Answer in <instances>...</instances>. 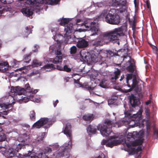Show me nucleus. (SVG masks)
<instances>
[{
	"instance_id": "864d4df0",
	"label": "nucleus",
	"mask_w": 158,
	"mask_h": 158,
	"mask_svg": "<svg viewBox=\"0 0 158 158\" xmlns=\"http://www.w3.org/2000/svg\"><path fill=\"white\" fill-rule=\"evenodd\" d=\"M146 128H147V132L148 133V134L149 133V132L148 131V130H149L150 129V126L147 124V125Z\"/></svg>"
},
{
	"instance_id": "39448f33",
	"label": "nucleus",
	"mask_w": 158,
	"mask_h": 158,
	"mask_svg": "<svg viewBox=\"0 0 158 158\" xmlns=\"http://www.w3.org/2000/svg\"><path fill=\"white\" fill-rule=\"evenodd\" d=\"M139 137V134L136 131L128 134L127 139L130 142L126 143V145L128 148V152L130 155L138 153L139 151L142 150V147L140 146H136L138 144H141L143 143L142 140L138 139Z\"/></svg>"
},
{
	"instance_id": "a211bd4d",
	"label": "nucleus",
	"mask_w": 158,
	"mask_h": 158,
	"mask_svg": "<svg viewBox=\"0 0 158 158\" xmlns=\"http://www.w3.org/2000/svg\"><path fill=\"white\" fill-rule=\"evenodd\" d=\"M129 101L131 106L134 108L138 106L140 103L139 98L133 94H131L130 97Z\"/></svg>"
},
{
	"instance_id": "f257e3e1",
	"label": "nucleus",
	"mask_w": 158,
	"mask_h": 158,
	"mask_svg": "<svg viewBox=\"0 0 158 158\" xmlns=\"http://www.w3.org/2000/svg\"><path fill=\"white\" fill-rule=\"evenodd\" d=\"M124 107L126 109L125 105ZM133 110H130L124 111L125 116L126 117L121 121L115 122L108 119H106L103 124H99L97 126L94 125H89L87 128V131L89 135L95 134L97 131L96 127L99 130L103 137H107L112 132L111 128L112 127L118 128L121 125H128L129 129L135 127H141L143 125L141 123V118L142 113V110L140 109L136 114L131 112Z\"/></svg>"
},
{
	"instance_id": "6e6552de",
	"label": "nucleus",
	"mask_w": 158,
	"mask_h": 158,
	"mask_svg": "<svg viewBox=\"0 0 158 158\" xmlns=\"http://www.w3.org/2000/svg\"><path fill=\"white\" fill-rule=\"evenodd\" d=\"M80 22H82L81 19H78L76 21V23L77 24H80L79 23ZM81 24V27H85V29H83L81 28L79 29L78 31L79 32H85V31H88L90 32V36L98 35L99 29L97 23L94 21L92 22L89 26L86 23H82Z\"/></svg>"
},
{
	"instance_id": "bb28decb",
	"label": "nucleus",
	"mask_w": 158,
	"mask_h": 158,
	"mask_svg": "<svg viewBox=\"0 0 158 158\" xmlns=\"http://www.w3.org/2000/svg\"><path fill=\"white\" fill-rule=\"evenodd\" d=\"M9 66L8 63L3 62H0V71L2 72H7Z\"/></svg>"
},
{
	"instance_id": "6ab92c4d",
	"label": "nucleus",
	"mask_w": 158,
	"mask_h": 158,
	"mask_svg": "<svg viewBox=\"0 0 158 158\" xmlns=\"http://www.w3.org/2000/svg\"><path fill=\"white\" fill-rule=\"evenodd\" d=\"M89 45L88 41L82 38L79 39L76 44V46L78 48H87Z\"/></svg>"
},
{
	"instance_id": "c03bdc74",
	"label": "nucleus",
	"mask_w": 158,
	"mask_h": 158,
	"mask_svg": "<svg viewBox=\"0 0 158 158\" xmlns=\"http://www.w3.org/2000/svg\"><path fill=\"white\" fill-rule=\"evenodd\" d=\"M95 158H106L104 154L102 152H100L99 153V155L97 157H95Z\"/></svg>"
},
{
	"instance_id": "5701e85b",
	"label": "nucleus",
	"mask_w": 158,
	"mask_h": 158,
	"mask_svg": "<svg viewBox=\"0 0 158 158\" xmlns=\"http://www.w3.org/2000/svg\"><path fill=\"white\" fill-rule=\"evenodd\" d=\"M71 126L69 123H67L64 128H63L64 133L69 139H71Z\"/></svg>"
},
{
	"instance_id": "8fccbe9b",
	"label": "nucleus",
	"mask_w": 158,
	"mask_h": 158,
	"mask_svg": "<svg viewBox=\"0 0 158 158\" xmlns=\"http://www.w3.org/2000/svg\"><path fill=\"white\" fill-rule=\"evenodd\" d=\"M146 4L147 6V8L148 9H150V8L151 6L149 0H147L146 1Z\"/></svg>"
},
{
	"instance_id": "13d9d810",
	"label": "nucleus",
	"mask_w": 158,
	"mask_h": 158,
	"mask_svg": "<svg viewBox=\"0 0 158 158\" xmlns=\"http://www.w3.org/2000/svg\"><path fill=\"white\" fill-rule=\"evenodd\" d=\"M69 79V77H67L66 78H64L65 81L66 82H67L68 81V80Z\"/></svg>"
},
{
	"instance_id": "ea45409f",
	"label": "nucleus",
	"mask_w": 158,
	"mask_h": 158,
	"mask_svg": "<svg viewBox=\"0 0 158 158\" xmlns=\"http://www.w3.org/2000/svg\"><path fill=\"white\" fill-rule=\"evenodd\" d=\"M77 52V48L75 46H73L70 48V52L71 54H74Z\"/></svg>"
},
{
	"instance_id": "09e8293b",
	"label": "nucleus",
	"mask_w": 158,
	"mask_h": 158,
	"mask_svg": "<svg viewBox=\"0 0 158 158\" xmlns=\"http://www.w3.org/2000/svg\"><path fill=\"white\" fill-rule=\"evenodd\" d=\"M35 49L33 50V51L34 52H36L38 51V49L39 48V46L38 45H35L34 46Z\"/></svg>"
},
{
	"instance_id": "f704fd0d",
	"label": "nucleus",
	"mask_w": 158,
	"mask_h": 158,
	"mask_svg": "<svg viewBox=\"0 0 158 158\" xmlns=\"http://www.w3.org/2000/svg\"><path fill=\"white\" fill-rule=\"evenodd\" d=\"M42 64V63L39 61L37 60H33L32 64V66L33 67H38L40 66Z\"/></svg>"
},
{
	"instance_id": "ddd939ff",
	"label": "nucleus",
	"mask_w": 158,
	"mask_h": 158,
	"mask_svg": "<svg viewBox=\"0 0 158 158\" xmlns=\"http://www.w3.org/2000/svg\"><path fill=\"white\" fill-rule=\"evenodd\" d=\"M58 21L60 24L64 26L65 35L71 33L73 31V24L71 23L68 24L69 21V18H60L58 20Z\"/></svg>"
},
{
	"instance_id": "dca6fc26",
	"label": "nucleus",
	"mask_w": 158,
	"mask_h": 158,
	"mask_svg": "<svg viewBox=\"0 0 158 158\" xmlns=\"http://www.w3.org/2000/svg\"><path fill=\"white\" fill-rule=\"evenodd\" d=\"M56 56L54 58H49L47 60L48 62H52L54 64H57L61 62L62 59V54L60 50L57 49L55 52Z\"/></svg>"
},
{
	"instance_id": "69168bd1",
	"label": "nucleus",
	"mask_w": 158,
	"mask_h": 158,
	"mask_svg": "<svg viewBox=\"0 0 158 158\" xmlns=\"http://www.w3.org/2000/svg\"><path fill=\"white\" fill-rule=\"evenodd\" d=\"M1 145H2V146H5V144H2V141H1Z\"/></svg>"
},
{
	"instance_id": "6e6d98bb",
	"label": "nucleus",
	"mask_w": 158,
	"mask_h": 158,
	"mask_svg": "<svg viewBox=\"0 0 158 158\" xmlns=\"http://www.w3.org/2000/svg\"><path fill=\"white\" fill-rule=\"evenodd\" d=\"M125 78L124 76L123 75L121 76V78L120 79V81H121L122 80H123Z\"/></svg>"
},
{
	"instance_id": "4468645a",
	"label": "nucleus",
	"mask_w": 158,
	"mask_h": 158,
	"mask_svg": "<svg viewBox=\"0 0 158 158\" xmlns=\"http://www.w3.org/2000/svg\"><path fill=\"white\" fill-rule=\"evenodd\" d=\"M118 138V137L115 135L111 136L109 137L110 139H114L108 141L106 140L103 139L102 141L101 144L102 145H106V146L112 148L114 146L116 145L121 143V141L119 140L114 139Z\"/></svg>"
},
{
	"instance_id": "f8f14e48",
	"label": "nucleus",
	"mask_w": 158,
	"mask_h": 158,
	"mask_svg": "<svg viewBox=\"0 0 158 158\" xmlns=\"http://www.w3.org/2000/svg\"><path fill=\"white\" fill-rule=\"evenodd\" d=\"M68 143H65L63 145L60 146L56 153L53 154V158L58 157H63L64 156L65 152L67 149H70L72 147V138Z\"/></svg>"
},
{
	"instance_id": "774afa93",
	"label": "nucleus",
	"mask_w": 158,
	"mask_h": 158,
	"mask_svg": "<svg viewBox=\"0 0 158 158\" xmlns=\"http://www.w3.org/2000/svg\"><path fill=\"white\" fill-rule=\"evenodd\" d=\"M89 70H88V71H86V73H87L88 72H89Z\"/></svg>"
},
{
	"instance_id": "4be33fe9",
	"label": "nucleus",
	"mask_w": 158,
	"mask_h": 158,
	"mask_svg": "<svg viewBox=\"0 0 158 158\" xmlns=\"http://www.w3.org/2000/svg\"><path fill=\"white\" fill-rule=\"evenodd\" d=\"M46 132H43L39 133L38 135H35L33 137L32 141L33 143H37L42 141L44 138Z\"/></svg>"
},
{
	"instance_id": "c756f323",
	"label": "nucleus",
	"mask_w": 158,
	"mask_h": 158,
	"mask_svg": "<svg viewBox=\"0 0 158 158\" xmlns=\"http://www.w3.org/2000/svg\"><path fill=\"white\" fill-rule=\"evenodd\" d=\"M108 105L110 106L117 105L118 104V99L117 98L109 99L108 100Z\"/></svg>"
},
{
	"instance_id": "9b49d317",
	"label": "nucleus",
	"mask_w": 158,
	"mask_h": 158,
	"mask_svg": "<svg viewBox=\"0 0 158 158\" xmlns=\"http://www.w3.org/2000/svg\"><path fill=\"white\" fill-rule=\"evenodd\" d=\"M117 52L109 50L108 51L103 50L100 53V59L101 60L99 62L100 65L106 64V60L110 59L111 57L117 56Z\"/></svg>"
},
{
	"instance_id": "603ef678",
	"label": "nucleus",
	"mask_w": 158,
	"mask_h": 158,
	"mask_svg": "<svg viewBox=\"0 0 158 158\" xmlns=\"http://www.w3.org/2000/svg\"><path fill=\"white\" fill-rule=\"evenodd\" d=\"M58 100H56V101H53V106H54V107H55L57 104L58 103Z\"/></svg>"
},
{
	"instance_id": "f3484780",
	"label": "nucleus",
	"mask_w": 158,
	"mask_h": 158,
	"mask_svg": "<svg viewBox=\"0 0 158 158\" xmlns=\"http://www.w3.org/2000/svg\"><path fill=\"white\" fill-rule=\"evenodd\" d=\"M80 55L81 61L85 62L90 61L91 56L90 53L87 50H83L80 52Z\"/></svg>"
},
{
	"instance_id": "2eb2a0df",
	"label": "nucleus",
	"mask_w": 158,
	"mask_h": 158,
	"mask_svg": "<svg viewBox=\"0 0 158 158\" xmlns=\"http://www.w3.org/2000/svg\"><path fill=\"white\" fill-rule=\"evenodd\" d=\"M22 158H49V157L44 153L41 152L37 153L33 152L32 151H29L28 153L23 155Z\"/></svg>"
},
{
	"instance_id": "3c124183",
	"label": "nucleus",
	"mask_w": 158,
	"mask_h": 158,
	"mask_svg": "<svg viewBox=\"0 0 158 158\" xmlns=\"http://www.w3.org/2000/svg\"><path fill=\"white\" fill-rule=\"evenodd\" d=\"M154 134L156 136V137L158 138V130L157 129L155 130L154 131Z\"/></svg>"
},
{
	"instance_id": "5fc2aeb1",
	"label": "nucleus",
	"mask_w": 158,
	"mask_h": 158,
	"mask_svg": "<svg viewBox=\"0 0 158 158\" xmlns=\"http://www.w3.org/2000/svg\"><path fill=\"white\" fill-rule=\"evenodd\" d=\"M32 100L34 102H35L37 103L39 102L40 101V98H35V100Z\"/></svg>"
},
{
	"instance_id": "a19ab883",
	"label": "nucleus",
	"mask_w": 158,
	"mask_h": 158,
	"mask_svg": "<svg viewBox=\"0 0 158 158\" xmlns=\"http://www.w3.org/2000/svg\"><path fill=\"white\" fill-rule=\"evenodd\" d=\"M30 118L32 120H34L35 118V113L34 111H31L30 115Z\"/></svg>"
},
{
	"instance_id": "79ce46f5",
	"label": "nucleus",
	"mask_w": 158,
	"mask_h": 158,
	"mask_svg": "<svg viewBox=\"0 0 158 158\" xmlns=\"http://www.w3.org/2000/svg\"><path fill=\"white\" fill-rule=\"evenodd\" d=\"M145 113L148 119H149L150 117V111L149 109L145 108Z\"/></svg>"
},
{
	"instance_id": "20e7f679",
	"label": "nucleus",
	"mask_w": 158,
	"mask_h": 158,
	"mask_svg": "<svg viewBox=\"0 0 158 158\" xmlns=\"http://www.w3.org/2000/svg\"><path fill=\"white\" fill-rule=\"evenodd\" d=\"M60 0H27L26 3L32 6L26 7L21 10L22 13L26 16L30 17L33 14V11L37 13L42 9L43 4L54 5L58 4Z\"/></svg>"
},
{
	"instance_id": "7c9ffc66",
	"label": "nucleus",
	"mask_w": 158,
	"mask_h": 158,
	"mask_svg": "<svg viewBox=\"0 0 158 158\" xmlns=\"http://www.w3.org/2000/svg\"><path fill=\"white\" fill-rule=\"evenodd\" d=\"M20 62L19 61H17L15 59H13L10 61V64L11 65L9 66V69L11 68L12 66V68L17 67L18 66L19 64V63Z\"/></svg>"
},
{
	"instance_id": "412c9836",
	"label": "nucleus",
	"mask_w": 158,
	"mask_h": 158,
	"mask_svg": "<svg viewBox=\"0 0 158 158\" xmlns=\"http://www.w3.org/2000/svg\"><path fill=\"white\" fill-rule=\"evenodd\" d=\"M46 132H43L39 133L38 135H35L33 137L32 141L33 143H37L42 141L44 138Z\"/></svg>"
},
{
	"instance_id": "a878e982",
	"label": "nucleus",
	"mask_w": 158,
	"mask_h": 158,
	"mask_svg": "<svg viewBox=\"0 0 158 158\" xmlns=\"http://www.w3.org/2000/svg\"><path fill=\"white\" fill-rule=\"evenodd\" d=\"M113 2L112 4V6L114 7H118L120 6H124L126 5V1L125 0H120L117 1V0H113Z\"/></svg>"
},
{
	"instance_id": "680f3d73",
	"label": "nucleus",
	"mask_w": 158,
	"mask_h": 158,
	"mask_svg": "<svg viewBox=\"0 0 158 158\" xmlns=\"http://www.w3.org/2000/svg\"><path fill=\"white\" fill-rule=\"evenodd\" d=\"M2 13V8H0V15Z\"/></svg>"
},
{
	"instance_id": "338daca9",
	"label": "nucleus",
	"mask_w": 158,
	"mask_h": 158,
	"mask_svg": "<svg viewBox=\"0 0 158 158\" xmlns=\"http://www.w3.org/2000/svg\"><path fill=\"white\" fill-rule=\"evenodd\" d=\"M25 141V139H23V140H22V141H23L24 142Z\"/></svg>"
},
{
	"instance_id": "7ed1b4c3",
	"label": "nucleus",
	"mask_w": 158,
	"mask_h": 158,
	"mask_svg": "<svg viewBox=\"0 0 158 158\" xmlns=\"http://www.w3.org/2000/svg\"><path fill=\"white\" fill-rule=\"evenodd\" d=\"M124 64V66L126 67V69L131 73H127L126 76V82L127 86L130 88L129 89H125L124 92L127 93L131 90V88L136 89L138 87V82L135 77L132 79V73H133L135 69V66L134 61L131 60L130 56H123V60L122 62Z\"/></svg>"
},
{
	"instance_id": "37998d69",
	"label": "nucleus",
	"mask_w": 158,
	"mask_h": 158,
	"mask_svg": "<svg viewBox=\"0 0 158 158\" xmlns=\"http://www.w3.org/2000/svg\"><path fill=\"white\" fill-rule=\"evenodd\" d=\"M63 69V71H65L67 72H69L71 71V69L69 68L68 66L66 65L64 66Z\"/></svg>"
},
{
	"instance_id": "4d7b16f0",
	"label": "nucleus",
	"mask_w": 158,
	"mask_h": 158,
	"mask_svg": "<svg viewBox=\"0 0 158 158\" xmlns=\"http://www.w3.org/2000/svg\"><path fill=\"white\" fill-rule=\"evenodd\" d=\"M151 103V101L150 100H148L145 102V104L147 105H148L150 104Z\"/></svg>"
},
{
	"instance_id": "72a5a7b5",
	"label": "nucleus",
	"mask_w": 158,
	"mask_h": 158,
	"mask_svg": "<svg viewBox=\"0 0 158 158\" xmlns=\"http://www.w3.org/2000/svg\"><path fill=\"white\" fill-rule=\"evenodd\" d=\"M98 85L103 88H106L107 87L106 81L104 80H102L100 82Z\"/></svg>"
},
{
	"instance_id": "2f4dec72",
	"label": "nucleus",
	"mask_w": 158,
	"mask_h": 158,
	"mask_svg": "<svg viewBox=\"0 0 158 158\" xmlns=\"http://www.w3.org/2000/svg\"><path fill=\"white\" fill-rule=\"evenodd\" d=\"M27 93H26L25 94H27V96L26 97H23L22 96L21 97V98L20 99V100H21L22 102H23L24 103H26L29 101V99H31V98L32 97H30V94L28 93V94H27Z\"/></svg>"
},
{
	"instance_id": "f03ea898",
	"label": "nucleus",
	"mask_w": 158,
	"mask_h": 158,
	"mask_svg": "<svg viewBox=\"0 0 158 158\" xmlns=\"http://www.w3.org/2000/svg\"><path fill=\"white\" fill-rule=\"evenodd\" d=\"M126 31L127 27L124 26L115 28L103 33L100 36L98 40H96L92 42V45L96 47L102 45L103 42H106L105 40L106 39H108L109 41L113 43H117L119 45V38L124 36Z\"/></svg>"
},
{
	"instance_id": "49530a36",
	"label": "nucleus",
	"mask_w": 158,
	"mask_h": 158,
	"mask_svg": "<svg viewBox=\"0 0 158 158\" xmlns=\"http://www.w3.org/2000/svg\"><path fill=\"white\" fill-rule=\"evenodd\" d=\"M39 73V71L38 70H34L31 73L30 75L33 76L35 75L36 74H38Z\"/></svg>"
},
{
	"instance_id": "4c0bfd02",
	"label": "nucleus",
	"mask_w": 158,
	"mask_h": 158,
	"mask_svg": "<svg viewBox=\"0 0 158 158\" xmlns=\"http://www.w3.org/2000/svg\"><path fill=\"white\" fill-rule=\"evenodd\" d=\"M14 2V0H0V2L4 4H8Z\"/></svg>"
},
{
	"instance_id": "0e129e2a",
	"label": "nucleus",
	"mask_w": 158,
	"mask_h": 158,
	"mask_svg": "<svg viewBox=\"0 0 158 158\" xmlns=\"http://www.w3.org/2000/svg\"><path fill=\"white\" fill-rule=\"evenodd\" d=\"M24 69V68H23V67H22V68H20L19 69L20 70H22V69Z\"/></svg>"
},
{
	"instance_id": "aec40b11",
	"label": "nucleus",
	"mask_w": 158,
	"mask_h": 158,
	"mask_svg": "<svg viewBox=\"0 0 158 158\" xmlns=\"http://www.w3.org/2000/svg\"><path fill=\"white\" fill-rule=\"evenodd\" d=\"M59 28L57 27L53 28L51 29V31L53 36V38L56 41H59L60 38H62L63 37V36L61 34L58 33Z\"/></svg>"
},
{
	"instance_id": "1a4fd4ad",
	"label": "nucleus",
	"mask_w": 158,
	"mask_h": 158,
	"mask_svg": "<svg viewBox=\"0 0 158 158\" xmlns=\"http://www.w3.org/2000/svg\"><path fill=\"white\" fill-rule=\"evenodd\" d=\"M25 87L26 89L19 86L16 87L12 86L11 87L10 91L11 93H13L15 94L19 95H24L25 94L28 93L30 94V97H32L34 96L33 94L36 93L38 90V89H37L33 90L28 84H27L25 85Z\"/></svg>"
},
{
	"instance_id": "b1692460",
	"label": "nucleus",
	"mask_w": 158,
	"mask_h": 158,
	"mask_svg": "<svg viewBox=\"0 0 158 158\" xmlns=\"http://www.w3.org/2000/svg\"><path fill=\"white\" fill-rule=\"evenodd\" d=\"M80 78H77V79H74V82L75 84H77V86L80 87H82L83 88L85 89L88 90L90 93L91 94L92 90L94 89V87H92L91 86H87V85L84 86V85H82V84H80L79 82V80Z\"/></svg>"
},
{
	"instance_id": "393cba45",
	"label": "nucleus",
	"mask_w": 158,
	"mask_h": 158,
	"mask_svg": "<svg viewBox=\"0 0 158 158\" xmlns=\"http://www.w3.org/2000/svg\"><path fill=\"white\" fill-rule=\"evenodd\" d=\"M70 34H67L66 35L65 33L64 34V36L67 39V42L69 44H74L75 42H77L79 39L76 37L74 35H70Z\"/></svg>"
},
{
	"instance_id": "0eeeda50",
	"label": "nucleus",
	"mask_w": 158,
	"mask_h": 158,
	"mask_svg": "<svg viewBox=\"0 0 158 158\" xmlns=\"http://www.w3.org/2000/svg\"><path fill=\"white\" fill-rule=\"evenodd\" d=\"M2 144H5V146L0 145V153L5 156L6 158H22L23 155L18 153V147L15 148H9L7 142H2Z\"/></svg>"
},
{
	"instance_id": "a18cd8bd",
	"label": "nucleus",
	"mask_w": 158,
	"mask_h": 158,
	"mask_svg": "<svg viewBox=\"0 0 158 158\" xmlns=\"http://www.w3.org/2000/svg\"><path fill=\"white\" fill-rule=\"evenodd\" d=\"M59 145L57 143H56L52 145L51 147L52 148H55L56 149H57L59 148Z\"/></svg>"
},
{
	"instance_id": "cd10ccee",
	"label": "nucleus",
	"mask_w": 158,
	"mask_h": 158,
	"mask_svg": "<svg viewBox=\"0 0 158 158\" xmlns=\"http://www.w3.org/2000/svg\"><path fill=\"white\" fill-rule=\"evenodd\" d=\"M94 117L93 114H88L83 116L82 118L84 120L90 122L93 119Z\"/></svg>"
},
{
	"instance_id": "e433bc0d",
	"label": "nucleus",
	"mask_w": 158,
	"mask_h": 158,
	"mask_svg": "<svg viewBox=\"0 0 158 158\" xmlns=\"http://www.w3.org/2000/svg\"><path fill=\"white\" fill-rule=\"evenodd\" d=\"M43 68L45 69H52L55 68L54 67V65L52 64H48L44 65L43 67Z\"/></svg>"
},
{
	"instance_id": "bf43d9fd",
	"label": "nucleus",
	"mask_w": 158,
	"mask_h": 158,
	"mask_svg": "<svg viewBox=\"0 0 158 158\" xmlns=\"http://www.w3.org/2000/svg\"><path fill=\"white\" fill-rule=\"evenodd\" d=\"M100 4H101L100 3H97L96 4V5L98 7H100L102 6H100Z\"/></svg>"
},
{
	"instance_id": "de8ad7c7",
	"label": "nucleus",
	"mask_w": 158,
	"mask_h": 158,
	"mask_svg": "<svg viewBox=\"0 0 158 158\" xmlns=\"http://www.w3.org/2000/svg\"><path fill=\"white\" fill-rule=\"evenodd\" d=\"M56 68L58 70L60 71H63V68L62 66H60L58 64H57L56 66Z\"/></svg>"
},
{
	"instance_id": "c9c22d12",
	"label": "nucleus",
	"mask_w": 158,
	"mask_h": 158,
	"mask_svg": "<svg viewBox=\"0 0 158 158\" xmlns=\"http://www.w3.org/2000/svg\"><path fill=\"white\" fill-rule=\"evenodd\" d=\"M30 54L29 55H26L24 56L23 59L24 62L29 63L31 60Z\"/></svg>"
},
{
	"instance_id": "e2e57ef3",
	"label": "nucleus",
	"mask_w": 158,
	"mask_h": 158,
	"mask_svg": "<svg viewBox=\"0 0 158 158\" xmlns=\"http://www.w3.org/2000/svg\"><path fill=\"white\" fill-rule=\"evenodd\" d=\"M136 0H134V4H135V6H136Z\"/></svg>"
},
{
	"instance_id": "58836bf2",
	"label": "nucleus",
	"mask_w": 158,
	"mask_h": 158,
	"mask_svg": "<svg viewBox=\"0 0 158 158\" xmlns=\"http://www.w3.org/2000/svg\"><path fill=\"white\" fill-rule=\"evenodd\" d=\"M52 148L49 147L46 148L44 149V153L45 154H49L52 151Z\"/></svg>"
},
{
	"instance_id": "473e14b6",
	"label": "nucleus",
	"mask_w": 158,
	"mask_h": 158,
	"mask_svg": "<svg viewBox=\"0 0 158 158\" xmlns=\"http://www.w3.org/2000/svg\"><path fill=\"white\" fill-rule=\"evenodd\" d=\"M121 71L118 69H117V70L114 72V76L111 77L112 80H116L117 79H118L119 76L120 74V73Z\"/></svg>"
},
{
	"instance_id": "9d476101",
	"label": "nucleus",
	"mask_w": 158,
	"mask_h": 158,
	"mask_svg": "<svg viewBox=\"0 0 158 158\" xmlns=\"http://www.w3.org/2000/svg\"><path fill=\"white\" fill-rule=\"evenodd\" d=\"M54 121L47 118H42L35 123L32 126V128H40L45 124H47L45 128H49L53 123Z\"/></svg>"
},
{
	"instance_id": "c85d7f7f",
	"label": "nucleus",
	"mask_w": 158,
	"mask_h": 158,
	"mask_svg": "<svg viewBox=\"0 0 158 158\" xmlns=\"http://www.w3.org/2000/svg\"><path fill=\"white\" fill-rule=\"evenodd\" d=\"M32 31L30 26L27 27L25 28V31L23 34V37L24 38L27 37L29 34L31 33Z\"/></svg>"
},
{
	"instance_id": "052dcab7",
	"label": "nucleus",
	"mask_w": 158,
	"mask_h": 158,
	"mask_svg": "<svg viewBox=\"0 0 158 158\" xmlns=\"http://www.w3.org/2000/svg\"><path fill=\"white\" fill-rule=\"evenodd\" d=\"M24 126H25V127H26L27 128H29V127H30V126L29 125H28V124H25V125H24Z\"/></svg>"
},
{
	"instance_id": "423d86ee",
	"label": "nucleus",
	"mask_w": 158,
	"mask_h": 158,
	"mask_svg": "<svg viewBox=\"0 0 158 158\" xmlns=\"http://www.w3.org/2000/svg\"><path fill=\"white\" fill-rule=\"evenodd\" d=\"M100 16L104 17L105 21L110 24L117 25L120 23L119 16L116 13L115 8H111L110 10H104Z\"/></svg>"
}]
</instances>
